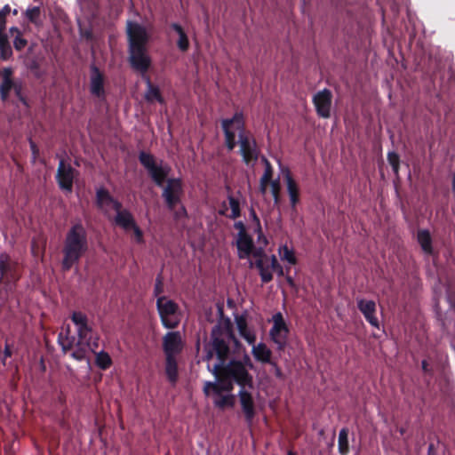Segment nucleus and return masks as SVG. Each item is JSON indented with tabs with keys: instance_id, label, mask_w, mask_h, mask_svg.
<instances>
[{
	"instance_id": "nucleus-1",
	"label": "nucleus",
	"mask_w": 455,
	"mask_h": 455,
	"mask_svg": "<svg viewBox=\"0 0 455 455\" xmlns=\"http://www.w3.org/2000/svg\"><path fill=\"white\" fill-rule=\"evenodd\" d=\"M140 164L147 170L153 182L163 188L162 198L169 211H173L181 203L184 196L183 182L180 178H170L171 166L163 160L157 162L149 152L140 151L138 156Z\"/></svg>"
},
{
	"instance_id": "nucleus-2",
	"label": "nucleus",
	"mask_w": 455,
	"mask_h": 455,
	"mask_svg": "<svg viewBox=\"0 0 455 455\" xmlns=\"http://www.w3.org/2000/svg\"><path fill=\"white\" fill-rule=\"evenodd\" d=\"M225 146L228 151H233L237 145L235 132H238L239 154L243 162L249 165L255 164L259 158V149L256 140L245 128L243 112H235L231 118L221 120Z\"/></svg>"
},
{
	"instance_id": "nucleus-3",
	"label": "nucleus",
	"mask_w": 455,
	"mask_h": 455,
	"mask_svg": "<svg viewBox=\"0 0 455 455\" xmlns=\"http://www.w3.org/2000/svg\"><path fill=\"white\" fill-rule=\"evenodd\" d=\"M128 61L131 68L140 73L142 78L148 76L152 60L148 53L147 44L149 40L146 28L137 22L128 21Z\"/></svg>"
},
{
	"instance_id": "nucleus-4",
	"label": "nucleus",
	"mask_w": 455,
	"mask_h": 455,
	"mask_svg": "<svg viewBox=\"0 0 455 455\" xmlns=\"http://www.w3.org/2000/svg\"><path fill=\"white\" fill-rule=\"evenodd\" d=\"M230 341L234 343L236 349L242 347L233 333L230 320L227 318L223 323H218L212 328L211 341L205 346V360L209 361L215 356L218 360L215 364H221L220 367H222L231 359Z\"/></svg>"
},
{
	"instance_id": "nucleus-5",
	"label": "nucleus",
	"mask_w": 455,
	"mask_h": 455,
	"mask_svg": "<svg viewBox=\"0 0 455 455\" xmlns=\"http://www.w3.org/2000/svg\"><path fill=\"white\" fill-rule=\"evenodd\" d=\"M88 251V234L81 220L74 223L66 234L61 267L68 271Z\"/></svg>"
},
{
	"instance_id": "nucleus-6",
	"label": "nucleus",
	"mask_w": 455,
	"mask_h": 455,
	"mask_svg": "<svg viewBox=\"0 0 455 455\" xmlns=\"http://www.w3.org/2000/svg\"><path fill=\"white\" fill-rule=\"evenodd\" d=\"M220 365L213 364L212 369H210V365H208V369L215 378H220L222 375L224 379L233 380L240 388L248 387L252 389L254 387L253 376L239 360L231 358L222 367Z\"/></svg>"
},
{
	"instance_id": "nucleus-7",
	"label": "nucleus",
	"mask_w": 455,
	"mask_h": 455,
	"mask_svg": "<svg viewBox=\"0 0 455 455\" xmlns=\"http://www.w3.org/2000/svg\"><path fill=\"white\" fill-rule=\"evenodd\" d=\"M71 321L76 326L77 341L76 349L71 352L70 356L76 361H84L87 357V350L84 347V341L90 338L95 331L88 323V317L80 311H74L70 316Z\"/></svg>"
},
{
	"instance_id": "nucleus-8",
	"label": "nucleus",
	"mask_w": 455,
	"mask_h": 455,
	"mask_svg": "<svg viewBox=\"0 0 455 455\" xmlns=\"http://www.w3.org/2000/svg\"><path fill=\"white\" fill-rule=\"evenodd\" d=\"M156 309L163 326L166 329H175L178 327L180 319V307L172 299L166 296L156 299Z\"/></svg>"
},
{
	"instance_id": "nucleus-9",
	"label": "nucleus",
	"mask_w": 455,
	"mask_h": 455,
	"mask_svg": "<svg viewBox=\"0 0 455 455\" xmlns=\"http://www.w3.org/2000/svg\"><path fill=\"white\" fill-rule=\"evenodd\" d=\"M273 326L269 331L271 340L276 345V350L284 351L288 343L289 327L282 313L277 312L272 316Z\"/></svg>"
},
{
	"instance_id": "nucleus-10",
	"label": "nucleus",
	"mask_w": 455,
	"mask_h": 455,
	"mask_svg": "<svg viewBox=\"0 0 455 455\" xmlns=\"http://www.w3.org/2000/svg\"><path fill=\"white\" fill-rule=\"evenodd\" d=\"M76 172V169L70 164H67L63 158L60 160L55 179L60 190L65 193L73 191V183Z\"/></svg>"
},
{
	"instance_id": "nucleus-11",
	"label": "nucleus",
	"mask_w": 455,
	"mask_h": 455,
	"mask_svg": "<svg viewBox=\"0 0 455 455\" xmlns=\"http://www.w3.org/2000/svg\"><path fill=\"white\" fill-rule=\"evenodd\" d=\"M315 112L322 118L331 116V108L332 104V93L331 90L324 88L317 92L312 99Z\"/></svg>"
},
{
	"instance_id": "nucleus-12",
	"label": "nucleus",
	"mask_w": 455,
	"mask_h": 455,
	"mask_svg": "<svg viewBox=\"0 0 455 455\" xmlns=\"http://www.w3.org/2000/svg\"><path fill=\"white\" fill-rule=\"evenodd\" d=\"M247 388L248 387L240 388L237 395L244 419L248 424H251L257 412L253 396Z\"/></svg>"
},
{
	"instance_id": "nucleus-13",
	"label": "nucleus",
	"mask_w": 455,
	"mask_h": 455,
	"mask_svg": "<svg viewBox=\"0 0 455 455\" xmlns=\"http://www.w3.org/2000/svg\"><path fill=\"white\" fill-rule=\"evenodd\" d=\"M164 356H176L183 348L181 336L179 331H169L163 338Z\"/></svg>"
},
{
	"instance_id": "nucleus-14",
	"label": "nucleus",
	"mask_w": 455,
	"mask_h": 455,
	"mask_svg": "<svg viewBox=\"0 0 455 455\" xmlns=\"http://www.w3.org/2000/svg\"><path fill=\"white\" fill-rule=\"evenodd\" d=\"M13 74V68L11 67L4 68L1 71L0 100L2 102H6L9 100L11 92L15 88L18 82L20 81L15 80Z\"/></svg>"
},
{
	"instance_id": "nucleus-15",
	"label": "nucleus",
	"mask_w": 455,
	"mask_h": 455,
	"mask_svg": "<svg viewBox=\"0 0 455 455\" xmlns=\"http://www.w3.org/2000/svg\"><path fill=\"white\" fill-rule=\"evenodd\" d=\"M357 308L363 315L365 320L372 326L379 329V322L376 316L377 306L374 300L357 299Z\"/></svg>"
},
{
	"instance_id": "nucleus-16",
	"label": "nucleus",
	"mask_w": 455,
	"mask_h": 455,
	"mask_svg": "<svg viewBox=\"0 0 455 455\" xmlns=\"http://www.w3.org/2000/svg\"><path fill=\"white\" fill-rule=\"evenodd\" d=\"M216 382L207 381L204 386V392L205 395H210L211 393L213 395H221L223 392L230 393L234 388V381L228 379H224L222 375L220 378H215Z\"/></svg>"
},
{
	"instance_id": "nucleus-17",
	"label": "nucleus",
	"mask_w": 455,
	"mask_h": 455,
	"mask_svg": "<svg viewBox=\"0 0 455 455\" xmlns=\"http://www.w3.org/2000/svg\"><path fill=\"white\" fill-rule=\"evenodd\" d=\"M90 92L98 98H105L104 75L95 65L91 66Z\"/></svg>"
},
{
	"instance_id": "nucleus-18",
	"label": "nucleus",
	"mask_w": 455,
	"mask_h": 455,
	"mask_svg": "<svg viewBox=\"0 0 455 455\" xmlns=\"http://www.w3.org/2000/svg\"><path fill=\"white\" fill-rule=\"evenodd\" d=\"M250 267L257 268L263 283H267L273 280L272 255L262 260H250Z\"/></svg>"
},
{
	"instance_id": "nucleus-19",
	"label": "nucleus",
	"mask_w": 455,
	"mask_h": 455,
	"mask_svg": "<svg viewBox=\"0 0 455 455\" xmlns=\"http://www.w3.org/2000/svg\"><path fill=\"white\" fill-rule=\"evenodd\" d=\"M235 246L237 249L238 258L241 259H248L254 248L252 237L247 234L244 235H236Z\"/></svg>"
},
{
	"instance_id": "nucleus-20",
	"label": "nucleus",
	"mask_w": 455,
	"mask_h": 455,
	"mask_svg": "<svg viewBox=\"0 0 455 455\" xmlns=\"http://www.w3.org/2000/svg\"><path fill=\"white\" fill-rule=\"evenodd\" d=\"M147 85L144 98L146 101L152 103L157 101L160 104H164L165 100L163 97L161 91L157 85H155L148 76H144L142 78Z\"/></svg>"
},
{
	"instance_id": "nucleus-21",
	"label": "nucleus",
	"mask_w": 455,
	"mask_h": 455,
	"mask_svg": "<svg viewBox=\"0 0 455 455\" xmlns=\"http://www.w3.org/2000/svg\"><path fill=\"white\" fill-rule=\"evenodd\" d=\"M284 178L286 181L287 192L289 194L291 205L292 208H295L299 202V189L298 184L292 178L288 169L285 172Z\"/></svg>"
},
{
	"instance_id": "nucleus-22",
	"label": "nucleus",
	"mask_w": 455,
	"mask_h": 455,
	"mask_svg": "<svg viewBox=\"0 0 455 455\" xmlns=\"http://www.w3.org/2000/svg\"><path fill=\"white\" fill-rule=\"evenodd\" d=\"M164 371L168 381L175 385L179 379V367L176 356H164Z\"/></svg>"
},
{
	"instance_id": "nucleus-23",
	"label": "nucleus",
	"mask_w": 455,
	"mask_h": 455,
	"mask_svg": "<svg viewBox=\"0 0 455 455\" xmlns=\"http://www.w3.org/2000/svg\"><path fill=\"white\" fill-rule=\"evenodd\" d=\"M251 353L256 361L261 363H272V351L267 347L265 343H259L257 345H253Z\"/></svg>"
},
{
	"instance_id": "nucleus-24",
	"label": "nucleus",
	"mask_w": 455,
	"mask_h": 455,
	"mask_svg": "<svg viewBox=\"0 0 455 455\" xmlns=\"http://www.w3.org/2000/svg\"><path fill=\"white\" fill-rule=\"evenodd\" d=\"M114 199L115 197L104 187L97 188L95 196V204L99 209L106 211L107 207L111 205V203Z\"/></svg>"
},
{
	"instance_id": "nucleus-25",
	"label": "nucleus",
	"mask_w": 455,
	"mask_h": 455,
	"mask_svg": "<svg viewBox=\"0 0 455 455\" xmlns=\"http://www.w3.org/2000/svg\"><path fill=\"white\" fill-rule=\"evenodd\" d=\"M58 344L60 346L64 354H67L72 348H76V338L70 335V328L68 326L65 332L60 331L58 335Z\"/></svg>"
},
{
	"instance_id": "nucleus-26",
	"label": "nucleus",
	"mask_w": 455,
	"mask_h": 455,
	"mask_svg": "<svg viewBox=\"0 0 455 455\" xmlns=\"http://www.w3.org/2000/svg\"><path fill=\"white\" fill-rule=\"evenodd\" d=\"M170 28L172 30H174L179 36V39L177 40L176 43L178 49L182 52H188L190 45L189 40L182 26L179 23L173 22L170 25Z\"/></svg>"
},
{
	"instance_id": "nucleus-27",
	"label": "nucleus",
	"mask_w": 455,
	"mask_h": 455,
	"mask_svg": "<svg viewBox=\"0 0 455 455\" xmlns=\"http://www.w3.org/2000/svg\"><path fill=\"white\" fill-rule=\"evenodd\" d=\"M417 240L426 254H433L432 237L427 229H419L417 234Z\"/></svg>"
},
{
	"instance_id": "nucleus-28",
	"label": "nucleus",
	"mask_w": 455,
	"mask_h": 455,
	"mask_svg": "<svg viewBox=\"0 0 455 455\" xmlns=\"http://www.w3.org/2000/svg\"><path fill=\"white\" fill-rule=\"evenodd\" d=\"M115 222L126 231L130 230L136 224L132 214L128 210L118 212L115 217Z\"/></svg>"
},
{
	"instance_id": "nucleus-29",
	"label": "nucleus",
	"mask_w": 455,
	"mask_h": 455,
	"mask_svg": "<svg viewBox=\"0 0 455 455\" xmlns=\"http://www.w3.org/2000/svg\"><path fill=\"white\" fill-rule=\"evenodd\" d=\"M213 403L220 410H224L228 407L231 408L235 405V395L232 394L214 395Z\"/></svg>"
},
{
	"instance_id": "nucleus-30",
	"label": "nucleus",
	"mask_w": 455,
	"mask_h": 455,
	"mask_svg": "<svg viewBox=\"0 0 455 455\" xmlns=\"http://www.w3.org/2000/svg\"><path fill=\"white\" fill-rule=\"evenodd\" d=\"M348 434L347 427L341 428L339 433L338 450L340 455H347L349 452Z\"/></svg>"
},
{
	"instance_id": "nucleus-31",
	"label": "nucleus",
	"mask_w": 455,
	"mask_h": 455,
	"mask_svg": "<svg viewBox=\"0 0 455 455\" xmlns=\"http://www.w3.org/2000/svg\"><path fill=\"white\" fill-rule=\"evenodd\" d=\"M95 363L100 370L106 371L111 367L113 361L108 353L102 350L95 353Z\"/></svg>"
},
{
	"instance_id": "nucleus-32",
	"label": "nucleus",
	"mask_w": 455,
	"mask_h": 455,
	"mask_svg": "<svg viewBox=\"0 0 455 455\" xmlns=\"http://www.w3.org/2000/svg\"><path fill=\"white\" fill-rule=\"evenodd\" d=\"M25 16L29 22L34 24L36 27H40L43 24L41 20V8L39 6H34L27 9Z\"/></svg>"
},
{
	"instance_id": "nucleus-33",
	"label": "nucleus",
	"mask_w": 455,
	"mask_h": 455,
	"mask_svg": "<svg viewBox=\"0 0 455 455\" xmlns=\"http://www.w3.org/2000/svg\"><path fill=\"white\" fill-rule=\"evenodd\" d=\"M12 55V50L7 36H0V57L3 60H9Z\"/></svg>"
},
{
	"instance_id": "nucleus-34",
	"label": "nucleus",
	"mask_w": 455,
	"mask_h": 455,
	"mask_svg": "<svg viewBox=\"0 0 455 455\" xmlns=\"http://www.w3.org/2000/svg\"><path fill=\"white\" fill-rule=\"evenodd\" d=\"M12 91L14 92V95L18 99V100L23 106L28 108L29 107L28 100L24 93V85H23V82L21 80L20 82H18L17 85L15 86V88Z\"/></svg>"
},
{
	"instance_id": "nucleus-35",
	"label": "nucleus",
	"mask_w": 455,
	"mask_h": 455,
	"mask_svg": "<svg viewBox=\"0 0 455 455\" xmlns=\"http://www.w3.org/2000/svg\"><path fill=\"white\" fill-rule=\"evenodd\" d=\"M100 336L98 333L94 332L90 338L85 339L84 341V347L87 350V353L90 351L93 354L97 353L96 350L99 348L100 346Z\"/></svg>"
},
{
	"instance_id": "nucleus-36",
	"label": "nucleus",
	"mask_w": 455,
	"mask_h": 455,
	"mask_svg": "<svg viewBox=\"0 0 455 455\" xmlns=\"http://www.w3.org/2000/svg\"><path fill=\"white\" fill-rule=\"evenodd\" d=\"M228 199L229 206L231 208V214L228 215V218H230L232 220H235L241 216L240 203L233 196H228Z\"/></svg>"
},
{
	"instance_id": "nucleus-37",
	"label": "nucleus",
	"mask_w": 455,
	"mask_h": 455,
	"mask_svg": "<svg viewBox=\"0 0 455 455\" xmlns=\"http://www.w3.org/2000/svg\"><path fill=\"white\" fill-rule=\"evenodd\" d=\"M11 258L6 252L0 254V276L4 277L11 270Z\"/></svg>"
},
{
	"instance_id": "nucleus-38",
	"label": "nucleus",
	"mask_w": 455,
	"mask_h": 455,
	"mask_svg": "<svg viewBox=\"0 0 455 455\" xmlns=\"http://www.w3.org/2000/svg\"><path fill=\"white\" fill-rule=\"evenodd\" d=\"M262 162L265 164V170H264V173L261 176L260 180H263V182H271L274 180H273V173H274L273 167H272L270 162L266 157L262 158Z\"/></svg>"
},
{
	"instance_id": "nucleus-39",
	"label": "nucleus",
	"mask_w": 455,
	"mask_h": 455,
	"mask_svg": "<svg viewBox=\"0 0 455 455\" xmlns=\"http://www.w3.org/2000/svg\"><path fill=\"white\" fill-rule=\"evenodd\" d=\"M269 185L271 187V194L273 196L274 202L275 204H278L280 203L281 193V183L279 178L271 181Z\"/></svg>"
},
{
	"instance_id": "nucleus-40",
	"label": "nucleus",
	"mask_w": 455,
	"mask_h": 455,
	"mask_svg": "<svg viewBox=\"0 0 455 455\" xmlns=\"http://www.w3.org/2000/svg\"><path fill=\"white\" fill-rule=\"evenodd\" d=\"M235 323L240 335L249 331L247 325V319L244 315L235 316Z\"/></svg>"
},
{
	"instance_id": "nucleus-41",
	"label": "nucleus",
	"mask_w": 455,
	"mask_h": 455,
	"mask_svg": "<svg viewBox=\"0 0 455 455\" xmlns=\"http://www.w3.org/2000/svg\"><path fill=\"white\" fill-rule=\"evenodd\" d=\"M164 293V277L162 273H159L156 277L155 287H154V295L158 299V297H162Z\"/></svg>"
},
{
	"instance_id": "nucleus-42",
	"label": "nucleus",
	"mask_w": 455,
	"mask_h": 455,
	"mask_svg": "<svg viewBox=\"0 0 455 455\" xmlns=\"http://www.w3.org/2000/svg\"><path fill=\"white\" fill-rule=\"evenodd\" d=\"M173 214V219L175 220H180L182 219L188 218V212L186 207L180 203L178 207H176L173 211H171Z\"/></svg>"
},
{
	"instance_id": "nucleus-43",
	"label": "nucleus",
	"mask_w": 455,
	"mask_h": 455,
	"mask_svg": "<svg viewBox=\"0 0 455 455\" xmlns=\"http://www.w3.org/2000/svg\"><path fill=\"white\" fill-rule=\"evenodd\" d=\"M283 256L282 259L287 260L290 264L295 265L297 263V259L295 257L294 252L290 250L287 245L283 246Z\"/></svg>"
},
{
	"instance_id": "nucleus-44",
	"label": "nucleus",
	"mask_w": 455,
	"mask_h": 455,
	"mask_svg": "<svg viewBox=\"0 0 455 455\" xmlns=\"http://www.w3.org/2000/svg\"><path fill=\"white\" fill-rule=\"evenodd\" d=\"M266 246H259V247H256L254 245V248H253V251L251 254V256H252L254 258V260H258V259H265L267 258H268L270 255L267 254L265 252V248Z\"/></svg>"
},
{
	"instance_id": "nucleus-45",
	"label": "nucleus",
	"mask_w": 455,
	"mask_h": 455,
	"mask_svg": "<svg viewBox=\"0 0 455 455\" xmlns=\"http://www.w3.org/2000/svg\"><path fill=\"white\" fill-rule=\"evenodd\" d=\"M27 44L28 41L22 36V34L15 35V37L13 39V47L16 51H22L27 46Z\"/></svg>"
},
{
	"instance_id": "nucleus-46",
	"label": "nucleus",
	"mask_w": 455,
	"mask_h": 455,
	"mask_svg": "<svg viewBox=\"0 0 455 455\" xmlns=\"http://www.w3.org/2000/svg\"><path fill=\"white\" fill-rule=\"evenodd\" d=\"M273 272H275L279 276H283L284 275L283 267L278 262V259L275 255H272V273Z\"/></svg>"
},
{
	"instance_id": "nucleus-47",
	"label": "nucleus",
	"mask_w": 455,
	"mask_h": 455,
	"mask_svg": "<svg viewBox=\"0 0 455 455\" xmlns=\"http://www.w3.org/2000/svg\"><path fill=\"white\" fill-rule=\"evenodd\" d=\"M131 229H132V231H133V235H134L136 243H144L143 232L140 228V227L137 224H135Z\"/></svg>"
},
{
	"instance_id": "nucleus-48",
	"label": "nucleus",
	"mask_w": 455,
	"mask_h": 455,
	"mask_svg": "<svg viewBox=\"0 0 455 455\" xmlns=\"http://www.w3.org/2000/svg\"><path fill=\"white\" fill-rule=\"evenodd\" d=\"M238 360L243 364V366L246 367L247 371L252 370L254 368L253 363L246 352H244L242 358Z\"/></svg>"
},
{
	"instance_id": "nucleus-49",
	"label": "nucleus",
	"mask_w": 455,
	"mask_h": 455,
	"mask_svg": "<svg viewBox=\"0 0 455 455\" xmlns=\"http://www.w3.org/2000/svg\"><path fill=\"white\" fill-rule=\"evenodd\" d=\"M388 164L392 166L393 164H398L400 163L399 155L394 151L387 153Z\"/></svg>"
},
{
	"instance_id": "nucleus-50",
	"label": "nucleus",
	"mask_w": 455,
	"mask_h": 455,
	"mask_svg": "<svg viewBox=\"0 0 455 455\" xmlns=\"http://www.w3.org/2000/svg\"><path fill=\"white\" fill-rule=\"evenodd\" d=\"M234 228L238 231L237 235H244L248 234L244 223L241 220L235 222Z\"/></svg>"
},
{
	"instance_id": "nucleus-51",
	"label": "nucleus",
	"mask_w": 455,
	"mask_h": 455,
	"mask_svg": "<svg viewBox=\"0 0 455 455\" xmlns=\"http://www.w3.org/2000/svg\"><path fill=\"white\" fill-rule=\"evenodd\" d=\"M273 369H274V371H275V376L279 379H283L284 378L283 376V373L281 370V368L278 366V364L276 363V362L275 361H272V363H269Z\"/></svg>"
},
{
	"instance_id": "nucleus-52",
	"label": "nucleus",
	"mask_w": 455,
	"mask_h": 455,
	"mask_svg": "<svg viewBox=\"0 0 455 455\" xmlns=\"http://www.w3.org/2000/svg\"><path fill=\"white\" fill-rule=\"evenodd\" d=\"M250 345H254L256 341V336L251 331L241 335Z\"/></svg>"
},
{
	"instance_id": "nucleus-53",
	"label": "nucleus",
	"mask_w": 455,
	"mask_h": 455,
	"mask_svg": "<svg viewBox=\"0 0 455 455\" xmlns=\"http://www.w3.org/2000/svg\"><path fill=\"white\" fill-rule=\"evenodd\" d=\"M421 369L425 374L432 376L434 374V370L430 367L428 362L427 360H423L421 362Z\"/></svg>"
},
{
	"instance_id": "nucleus-54",
	"label": "nucleus",
	"mask_w": 455,
	"mask_h": 455,
	"mask_svg": "<svg viewBox=\"0 0 455 455\" xmlns=\"http://www.w3.org/2000/svg\"><path fill=\"white\" fill-rule=\"evenodd\" d=\"M113 210L118 214V212H123L124 209H123V204L117 199H114L111 203Z\"/></svg>"
},
{
	"instance_id": "nucleus-55",
	"label": "nucleus",
	"mask_w": 455,
	"mask_h": 455,
	"mask_svg": "<svg viewBox=\"0 0 455 455\" xmlns=\"http://www.w3.org/2000/svg\"><path fill=\"white\" fill-rule=\"evenodd\" d=\"M257 242L259 246H267L268 244V240L263 232H260V234L257 235Z\"/></svg>"
},
{
	"instance_id": "nucleus-56",
	"label": "nucleus",
	"mask_w": 455,
	"mask_h": 455,
	"mask_svg": "<svg viewBox=\"0 0 455 455\" xmlns=\"http://www.w3.org/2000/svg\"><path fill=\"white\" fill-rule=\"evenodd\" d=\"M11 12V7L9 4H5L0 10V20H6V16Z\"/></svg>"
},
{
	"instance_id": "nucleus-57",
	"label": "nucleus",
	"mask_w": 455,
	"mask_h": 455,
	"mask_svg": "<svg viewBox=\"0 0 455 455\" xmlns=\"http://www.w3.org/2000/svg\"><path fill=\"white\" fill-rule=\"evenodd\" d=\"M29 146H30V149H31L33 157L36 158L38 156V155H39V148H38V147L36 146V144L32 140H29Z\"/></svg>"
},
{
	"instance_id": "nucleus-58",
	"label": "nucleus",
	"mask_w": 455,
	"mask_h": 455,
	"mask_svg": "<svg viewBox=\"0 0 455 455\" xmlns=\"http://www.w3.org/2000/svg\"><path fill=\"white\" fill-rule=\"evenodd\" d=\"M249 212H250V217H251V220H252L254 225L258 224V223H260V220L258 217L255 210L252 207L250 209Z\"/></svg>"
},
{
	"instance_id": "nucleus-59",
	"label": "nucleus",
	"mask_w": 455,
	"mask_h": 455,
	"mask_svg": "<svg viewBox=\"0 0 455 455\" xmlns=\"http://www.w3.org/2000/svg\"><path fill=\"white\" fill-rule=\"evenodd\" d=\"M270 182H263V180H259V191L261 194L265 195L267 192V188Z\"/></svg>"
},
{
	"instance_id": "nucleus-60",
	"label": "nucleus",
	"mask_w": 455,
	"mask_h": 455,
	"mask_svg": "<svg viewBox=\"0 0 455 455\" xmlns=\"http://www.w3.org/2000/svg\"><path fill=\"white\" fill-rule=\"evenodd\" d=\"M12 355V352L11 347L8 343H6L4 346V359L11 357Z\"/></svg>"
},
{
	"instance_id": "nucleus-61",
	"label": "nucleus",
	"mask_w": 455,
	"mask_h": 455,
	"mask_svg": "<svg viewBox=\"0 0 455 455\" xmlns=\"http://www.w3.org/2000/svg\"><path fill=\"white\" fill-rule=\"evenodd\" d=\"M6 28V20H0V36H7L4 33Z\"/></svg>"
},
{
	"instance_id": "nucleus-62",
	"label": "nucleus",
	"mask_w": 455,
	"mask_h": 455,
	"mask_svg": "<svg viewBox=\"0 0 455 455\" xmlns=\"http://www.w3.org/2000/svg\"><path fill=\"white\" fill-rule=\"evenodd\" d=\"M427 455H438L434 443H429L427 449Z\"/></svg>"
},
{
	"instance_id": "nucleus-63",
	"label": "nucleus",
	"mask_w": 455,
	"mask_h": 455,
	"mask_svg": "<svg viewBox=\"0 0 455 455\" xmlns=\"http://www.w3.org/2000/svg\"><path fill=\"white\" fill-rule=\"evenodd\" d=\"M9 32L11 34L12 36L15 37V35H20L22 34V32L16 27H12L10 29H9Z\"/></svg>"
},
{
	"instance_id": "nucleus-64",
	"label": "nucleus",
	"mask_w": 455,
	"mask_h": 455,
	"mask_svg": "<svg viewBox=\"0 0 455 455\" xmlns=\"http://www.w3.org/2000/svg\"><path fill=\"white\" fill-rule=\"evenodd\" d=\"M285 280H286V282H287V283L289 284L290 287L294 288L296 286L295 282H294L293 278L291 275H287L285 276Z\"/></svg>"
}]
</instances>
